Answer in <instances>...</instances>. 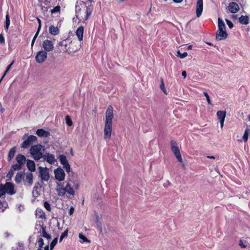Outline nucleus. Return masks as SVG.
Instances as JSON below:
<instances>
[{
    "mask_svg": "<svg viewBox=\"0 0 250 250\" xmlns=\"http://www.w3.org/2000/svg\"><path fill=\"white\" fill-rule=\"evenodd\" d=\"M249 18L248 16L242 15L239 18V22L242 24H248L249 23Z\"/></svg>",
    "mask_w": 250,
    "mask_h": 250,
    "instance_id": "b1692460",
    "label": "nucleus"
},
{
    "mask_svg": "<svg viewBox=\"0 0 250 250\" xmlns=\"http://www.w3.org/2000/svg\"><path fill=\"white\" fill-rule=\"evenodd\" d=\"M42 147L41 145H36L31 146L30 150V154L34 160H39L42 157Z\"/></svg>",
    "mask_w": 250,
    "mask_h": 250,
    "instance_id": "39448f33",
    "label": "nucleus"
},
{
    "mask_svg": "<svg viewBox=\"0 0 250 250\" xmlns=\"http://www.w3.org/2000/svg\"><path fill=\"white\" fill-rule=\"evenodd\" d=\"M61 7L60 6H55L53 9L51 10V13H55L60 11Z\"/></svg>",
    "mask_w": 250,
    "mask_h": 250,
    "instance_id": "79ce46f5",
    "label": "nucleus"
},
{
    "mask_svg": "<svg viewBox=\"0 0 250 250\" xmlns=\"http://www.w3.org/2000/svg\"><path fill=\"white\" fill-rule=\"evenodd\" d=\"M65 192H67L70 195H73L74 194V190L70 185L67 183L66 187L63 188V195Z\"/></svg>",
    "mask_w": 250,
    "mask_h": 250,
    "instance_id": "aec40b11",
    "label": "nucleus"
},
{
    "mask_svg": "<svg viewBox=\"0 0 250 250\" xmlns=\"http://www.w3.org/2000/svg\"><path fill=\"white\" fill-rule=\"evenodd\" d=\"M33 176L32 173H28L26 175L25 182H27L29 185H31L33 184Z\"/></svg>",
    "mask_w": 250,
    "mask_h": 250,
    "instance_id": "bb28decb",
    "label": "nucleus"
},
{
    "mask_svg": "<svg viewBox=\"0 0 250 250\" xmlns=\"http://www.w3.org/2000/svg\"><path fill=\"white\" fill-rule=\"evenodd\" d=\"M228 9L231 13H236L239 10L240 8L236 2H231L229 4Z\"/></svg>",
    "mask_w": 250,
    "mask_h": 250,
    "instance_id": "f8f14e48",
    "label": "nucleus"
},
{
    "mask_svg": "<svg viewBox=\"0 0 250 250\" xmlns=\"http://www.w3.org/2000/svg\"><path fill=\"white\" fill-rule=\"evenodd\" d=\"M6 193L9 195H13L16 193L14 184L11 182H6L4 185Z\"/></svg>",
    "mask_w": 250,
    "mask_h": 250,
    "instance_id": "6e6552de",
    "label": "nucleus"
},
{
    "mask_svg": "<svg viewBox=\"0 0 250 250\" xmlns=\"http://www.w3.org/2000/svg\"><path fill=\"white\" fill-rule=\"evenodd\" d=\"M173 2L175 3H180L183 0H173Z\"/></svg>",
    "mask_w": 250,
    "mask_h": 250,
    "instance_id": "052dcab7",
    "label": "nucleus"
},
{
    "mask_svg": "<svg viewBox=\"0 0 250 250\" xmlns=\"http://www.w3.org/2000/svg\"><path fill=\"white\" fill-rule=\"evenodd\" d=\"M44 159L50 164H54L56 160L53 154L47 153L44 155Z\"/></svg>",
    "mask_w": 250,
    "mask_h": 250,
    "instance_id": "dca6fc26",
    "label": "nucleus"
},
{
    "mask_svg": "<svg viewBox=\"0 0 250 250\" xmlns=\"http://www.w3.org/2000/svg\"><path fill=\"white\" fill-rule=\"evenodd\" d=\"M63 169L65 170L69 175L73 173V172L71 171L70 166L64 155H63Z\"/></svg>",
    "mask_w": 250,
    "mask_h": 250,
    "instance_id": "2eb2a0df",
    "label": "nucleus"
},
{
    "mask_svg": "<svg viewBox=\"0 0 250 250\" xmlns=\"http://www.w3.org/2000/svg\"><path fill=\"white\" fill-rule=\"evenodd\" d=\"M226 115L225 111H218L217 112V116L219 120H225Z\"/></svg>",
    "mask_w": 250,
    "mask_h": 250,
    "instance_id": "cd10ccee",
    "label": "nucleus"
},
{
    "mask_svg": "<svg viewBox=\"0 0 250 250\" xmlns=\"http://www.w3.org/2000/svg\"><path fill=\"white\" fill-rule=\"evenodd\" d=\"M182 75L184 77V78H185L187 76V73L186 71H183L182 72Z\"/></svg>",
    "mask_w": 250,
    "mask_h": 250,
    "instance_id": "6e6d98bb",
    "label": "nucleus"
},
{
    "mask_svg": "<svg viewBox=\"0 0 250 250\" xmlns=\"http://www.w3.org/2000/svg\"><path fill=\"white\" fill-rule=\"evenodd\" d=\"M239 244V246L242 248H245L247 247L246 245L244 244L241 240H240Z\"/></svg>",
    "mask_w": 250,
    "mask_h": 250,
    "instance_id": "8fccbe9b",
    "label": "nucleus"
},
{
    "mask_svg": "<svg viewBox=\"0 0 250 250\" xmlns=\"http://www.w3.org/2000/svg\"><path fill=\"white\" fill-rule=\"evenodd\" d=\"M13 174H14L13 171L12 170H11L8 173L7 176L9 175V177H11L13 175Z\"/></svg>",
    "mask_w": 250,
    "mask_h": 250,
    "instance_id": "5fc2aeb1",
    "label": "nucleus"
},
{
    "mask_svg": "<svg viewBox=\"0 0 250 250\" xmlns=\"http://www.w3.org/2000/svg\"><path fill=\"white\" fill-rule=\"evenodd\" d=\"M40 174L41 179L45 181H48L49 179L50 176L49 174L48 169L47 168H43L40 167Z\"/></svg>",
    "mask_w": 250,
    "mask_h": 250,
    "instance_id": "1a4fd4ad",
    "label": "nucleus"
},
{
    "mask_svg": "<svg viewBox=\"0 0 250 250\" xmlns=\"http://www.w3.org/2000/svg\"><path fill=\"white\" fill-rule=\"evenodd\" d=\"M204 95H205V96L206 97V98L207 99L208 104H211V101L210 100V98H209L208 93L207 92H204Z\"/></svg>",
    "mask_w": 250,
    "mask_h": 250,
    "instance_id": "a18cd8bd",
    "label": "nucleus"
},
{
    "mask_svg": "<svg viewBox=\"0 0 250 250\" xmlns=\"http://www.w3.org/2000/svg\"><path fill=\"white\" fill-rule=\"evenodd\" d=\"M160 89L164 92V93L166 95H167V90L165 87L164 80L162 78L161 79V84H160Z\"/></svg>",
    "mask_w": 250,
    "mask_h": 250,
    "instance_id": "f704fd0d",
    "label": "nucleus"
},
{
    "mask_svg": "<svg viewBox=\"0 0 250 250\" xmlns=\"http://www.w3.org/2000/svg\"><path fill=\"white\" fill-rule=\"evenodd\" d=\"M41 229L42 230V236L44 237V238L48 239H50L51 238L50 235L49 234H48L46 231V227H44L43 226V225L41 226Z\"/></svg>",
    "mask_w": 250,
    "mask_h": 250,
    "instance_id": "c85d7f7f",
    "label": "nucleus"
},
{
    "mask_svg": "<svg viewBox=\"0 0 250 250\" xmlns=\"http://www.w3.org/2000/svg\"><path fill=\"white\" fill-rule=\"evenodd\" d=\"M63 238H62V233L60 235V242H61L62 241Z\"/></svg>",
    "mask_w": 250,
    "mask_h": 250,
    "instance_id": "e2e57ef3",
    "label": "nucleus"
},
{
    "mask_svg": "<svg viewBox=\"0 0 250 250\" xmlns=\"http://www.w3.org/2000/svg\"><path fill=\"white\" fill-rule=\"evenodd\" d=\"M248 137H249V131L248 129H246L245 131V133L242 137V139H239L238 140V141L239 142H242L244 141L245 142H247L248 140Z\"/></svg>",
    "mask_w": 250,
    "mask_h": 250,
    "instance_id": "473e14b6",
    "label": "nucleus"
},
{
    "mask_svg": "<svg viewBox=\"0 0 250 250\" xmlns=\"http://www.w3.org/2000/svg\"><path fill=\"white\" fill-rule=\"evenodd\" d=\"M56 190L59 195H62V184L57 182Z\"/></svg>",
    "mask_w": 250,
    "mask_h": 250,
    "instance_id": "2f4dec72",
    "label": "nucleus"
},
{
    "mask_svg": "<svg viewBox=\"0 0 250 250\" xmlns=\"http://www.w3.org/2000/svg\"><path fill=\"white\" fill-rule=\"evenodd\" d=\"M16 151V147L14 146L11 148L8 154L7 160L10 161L14 157Z\"/></svg>",
    "mask_w": 250,
    "mask_h": 250,
    "instance_id": "4be33fe9",
    "label": "nucleus"
},
{
    "mask_svg": "<svg viewBox=\"0 0 250 250\" xmlns=\"http://www.w3.org/2000/svg\"><path fill=\"white\" fill-rule=\"evenodd\" d=\"M218 30L216 32L215 38L217 41H222L227 38L228 35L226 30V25L224 21L218 18Z\"/></svg>",
    "mask_w": 250,
    "mask_h": 250,
    "instance_id": "20e7f679",
    "label": "nucleus"
},
{
    "mask_svg": "<svg viewBox=\"0 0 250 250\" xmlns=\"http://www.w3.org/2000/svg\"><path fill=\"white\" fill-rule=\"evenodd\" d=\"M74 208L73 207V206H71L70 209H69V215H71L73 214L74 212Z\"/></svg>",
    "mask_w": 250,
    "mask_h": 250,
    "instance_id": "09e8293b",
    "label": "nucleus"
},
{
    "mask_svg": "<svg viewBox=\"0 0 250 250\" xmlns=\"http://www.w3.org/2000/svg\"><path fill=\"white\" fill-rule=\"evenodd\" d=\"M55 179L60 182L62 181V168L58 167L54 170Z\"/></svg>",
    "mask_w": 250,
    "mask_h": 250,
    "instance_id": "ddd939ff",
    "label": "nucleus"
},
{
    "mask_svg": "<svg viewBox=\"0 0 250 250\" xmlns=\"http://www.w3.org/2000/svg\"><path fill=\"white\" fill-rule=\"evenodd\" d=\"M42 46L46 52H49L53 49L54 45L52 41L45 40L42 42Z\"/></svg>",
    "mask_w": 250,
    "mask_h": 250,
    "instance_id": "9b49d317",
    "label": "nucleus"
},
{
    "mask_svg": "<svg viewBox=\"0 0 250 250\" xmlns=\"http://www.w3.org/2000/svg\"><path fill=\"white\" fill-rule=\"evenodd\" d=\"M49 32L51 35L55 36L59 34L60 30L57 27L51 25L49 28Z\"/></svg>",
    "mask_w": 250,
    "mask_h": 250,
    "instance_id": "412c9836",
    "label": "nucleus"
},
{
    "mask_svg": "<svg viewBox=\"0 0 250 250\" xmlns=\"http://www.w3.org/2000/svg\"><path fill=\"white\" fill-rule=\"evenodd\" d=\"M73 37V34L71 33L66 39L63 40V50L69 54H74L81 47V42Z\"/></svg>",
    "mask_w": 250,
    "mask_h": 250,
    "instance_id": "f03ea898",
    "label": "nucleus"
},
{
    "mask_svg": "<svg viewBox=\"0 0 250 250\" xmlns=\"http://www.w3.org/2000/svg\"><path fill=\"white\" fill-rule=\"evenodd\" d=\"M22 139L24 141L22 143L21 145V147L23 148H28L33 142H35L37 141V138L34 135L28 136V134H25L22 137Z\"/></svg>",
    "mask_w": 250,
    "mask_h": 250,
    "instance_id": "423d86ee",
    "label": "nucleus"
},
{
    "mask_svg": "<svg viewBox=\"0 0 250 250\" xmlns=\"http://www.w3.org/2000/svg\"><path fill=\"white\" fill-rule=\"evenodd\" d=\"M24 177V174L22 172H18L15 176V180L16 183L20 184Z\"/></svg>",
    "mask_w": 250,
    "mask_h": 250,
    "instance_id": "a878e982",
    "label": "nucleus"
},
{
    "mask_svg": "<svg viewBox=\"0 0 250 250\" xmlns=\"http://www.w3.org/2000/svg\"><path fill=\"white\" fill-rule=\"evenodd\" d=\"M36 133L39 137H47L50 135L49 132L45 131L43 129H37Z\"/></svg>",
    "mask_w": 250,
    "mask_h": 250,
    "instance_id": "a211bd4d",
    "label": "nucleus"
},
{
    "mask_svg": "<svg viewBox=\"0 0 250 250\" xmlns=\"http://www.w3.org/2000/svg\"><path fill=\"white\" fill-rule=\"evenodd\" d=\"M47 52L44 51H39L35 57L36 61L38 63L43 62L47 58Z\"/></svg>",
    "mask_w": 250,
    "mask_h": 250,
    "instance_id": "0eeeda50",
    "label": "nucleus"
},
{
    "mask_svg": "<svg viewBox=\"0 0 250 250\" xmlns=\"http://www.w3.org/2000/svg\"><path fill=\"white\" fill-rule=\"evenodd\" d=\"M66 124L68 126H71L73 125L72 121L69 115H67L65 117Z\"/></svg>",
    "mask_w": 250,
    "mask_h": 250,
    "instance_id": "72a5a7b5",
    "label": "nucleus"
},
{
    "mask_svg": "<svg viewBox=\"0 0 250 250\" xmlns=\"http://www.w3.org/2000/svg\"><path fill=\"white\" fill-rule=\"evenodd\" d=\"M203 0H197L196 2V13L197 18L200 17L203 12Z\"/></svg>",
    "mask_w": 250,
    "mask_h": 250,
    "instance_id": "9d476101",
    "label": "nucleus"
},
{
    "mask_svg": "<svg viewBox=\"0 0 250 250\" xmlns=\"http://www.w3.org/2000/svg\"><path fill=\"white\" fill-rule=\"evenodd\" d=\"M170 145L171 146V150L173 153H175L180 151V150L177 146V144L175 141L171 140L170 141Z\"/></svg>",
    "mask_w": 250,
    "mask_h": 250,
    "instance_id": "393cba45",
    "label": "nucleus"
},
{
    "mask_svg": "<svg viewBox=\"0 0 250 250\" xmlns=\"http://www.w3.org/2000/svg\"><path fill=\"white\" fill-rule=\"evenodd\" d=\"M21 164H20L19 163H18V164H16L15 165H13L12 166V168L14 170H20L21 169Z\"/></svg>",
    "mask_w": 250,
    "mask_h": 250,
    "instance_id": "e433bc0d",
    "label": "nucleus"
},
{
    "mask_svg": "<svg viewBox=\"0 0 250 250\" xmlns=\"http://www.w3.org/2000/svg\"><path fill=\"white\" fill-rule=\"evenodd\" d=\"M68 234V229L63 231V238L67 236Z\"/></svg>",
    "mask_w": 250,
    "mask_h": 250,
    "instance_id": "864d4df0",
    "label": "nucleus"
},
{
    "mask_svg": "<svg viewBox=\"0 0 250 250\" xmlns=\"http://www.w3.org/2000/svg\"><path fill=\"white\" fill-rule=\"evenodd\" d=\"M44 250H49V246H46L45 247H44Z\"/></svg>",
    "mask_w": 250,
    "mask_h": 250,
    "instance_id": "0e129e2a",
    "label": "nucleus"
},
{
    "mask_svg": "<svg viewBox=\"0 0 250 250\" xmlns=\"http://www.w3.org/2000/svg\"><path fill=\"white\" fill-rule=\"evenodd\" d=\"M79 237L82 240L81 241V242L82 243H83L85 242L89 243L90 242V241L89 239H88L85 236H84L82 233H79Z\"/></svg>",
    "mask_w": 250,
    "mask_h": 250,
    "instance_id": "7c9ffc66",
    "label": "nucleus"
},
{
    "mask_svg": "<svg viewBox=\"0 0 250 250\" xmlns=\"http://www.w3.org/2000/svg\"><path fill=\"white\" fill-rule=\"evenodd\" d=\"M207 157L208 158H210V159H215V157L213 156H208Z\"/></svg>",
    "mask_w": 250,
    "mask_h": 250,
    "instance_id": "774afa93",
    "label": "nucleus"
},
{
    "mask_svg": "<svg viewBox=\"0 0 250 250\" xmlns=\"http://www.w3.org/2000/svg\"><path fill=\"white\" fill-rule=\"evenodd\" d=\"M224 121L225 120H220V126L221 128L223 126Z\"/></svg>",
    "mask_w": 250,
    "mask_h": 250,
    "instance_id": "4d7b16f0",
    "label": "nucleus"
},
{
    "mask_svg": "<svg viewBox=\"0 0 250 250\" xmlns=\"http://www.w3.org/2000/svg\"><path fill=\"white\" fill-rule=\"evenodd\" d=\"M5 43V39L2 34H0V43L3 44Z\"/></svg>",
    "mask_w": 250,
    "mask_h": 250,
    "instance_id": "de8ad7c7",
    "label": "nucleus"
},
{
    "mask_svg": "<svg viewBox=\"0 0 250 250\" xmlns=\"http://www.w3.org/2000/svg\"><path fill=\"white\" fill-rule=\"evenodd\" d=\"M38 242L40 247L39 248L42 247L43 245H44L43 239L42 238H40L38 239Z\"/></svg>",
    "mask_w": 250,
    "mask_h": 250,
    "instance_id": "49530a36",
    "label": "nucleus"
},
{
    "mask_svg": "<svg viewBox=\"0 0 250 250\" xmlns=\"http://www.w3.org/2000/svg\"><path fill=\"white\" fill-rule=\"evenodd\" d=\"M188 56V53L186 52L181 54L179 51H177V56L181 59H183Z\"/></svg>",
    "mask_w": 250,
    "mask_h": 250,
    "instance_id": "58836bf2",
    "label": "nucleus"
},
{
    "mask_svg": "<svg viewBox=\"0 0 250 250\" xmlns=\"http://www.w3.org/2000/svg\"><path fill=\"white\" fill-rule=\"evenodd\" d=\"M58 45H59V46H62V42H60L58 43Z\"/></svg>",
    "mask_w": 250,
    "mask_h": 250,
    "instance_id": "338daca9",
    "label": "nucleus"
},
{
    "mask_svg": "<svg viewBox=\"0 0 250 250\" xmlns=\"http://www.w3.org/2000/svg\"><path fill=\"white\" fill-rule=\"evenodd\" d=\"M59 159L61 164L62 165V155H60L59 156Z\"/></svg>",
    "mask_w": 250,
    "mask_h": 250,
    "instance_id": "603ef678",
    "label": "nucleus"
},
{
    "mask_svg": "<svg viewBox=\"0 0 250 250\" xmlns=\"http://www.w3.org/2000/svg\"><path fill=\"white\" fill-rule=\"evenodd\" d=\"M6 193L4 186L2 185L0 186V197L2 196Z\"/></svg>",
    "mask_w": 250,
    "mask_h": 250,
    "instance_id": "a19ab883",
    "label": "nucleus"
},
{
    "mask_svg": "<svg viewBox=\"0 0 250 250\" xmlns=\"http://www.w3.org/2000/svg\"><path fill=\"white\" fill-rule=\"evenodd\" d=\"M40 31V30H39V29H38V30H37L36 33L35 34V36H34V37L33 38H35V39H36V38H37V37H38V36L39 35Z\"/></svg>",
    "mask_w": 250,
    "mask_h": 250,
    "instance_id": "13d9d810",
    "label": "nucleus"
},
{
    "mask_svg": "<svg viewBox=\"0 0 250 250\" xmlns=\"http://www.w3.org/2000/svg\"><path fill=\"white\" fill-rule=\"evenodd\" d=\"M26 166L29 171L31 172L35 171L36 165L33 161L28 160L27 161Z\"/></svg>",
    "mask_w": 250,
    "mask_h": 250,
    "instance_id": "6ab92c4d",
    "label": "nucleus"
},
{
    "mask_svg": "<svg viewBox=\"0 0 250 250\" xmlns=\"http://www.w3.org/2000/svg\"><path fill=\"white\" fill-rule=\"evenodd\" d=\"M174 155L175 156L176 158H177V160L180 162V163H182L183 161L181 154L180 151L178 152H176L175 153H174Z\"/></svg>",
    "mask_w": 250,
    "mask_h": 250,
    "instance_id": "ea45409f",
    "label": "nucleus"
},
{
    "mask_svg": "<svg viewBox=\"0 0 250 250\" xmlns=\"http://www.w3.org/2000/svg\"><path fill=\"white\" fill-rule=\"evenodd\" d=\"M192 45H189L188 46V48H187V49L188 50H191L192 49Z\"/></svg>",
    "mask_w": 250,
    "mask_h": 250,
    "instance_id": "680f3d73",
    "label": "nucleus"
},
{
    "mask_svg": "<svg viewBox=\"0 0 250 250\" xmlns=\"http://www.w3.org/2000/svg\"><path fill=\"white\" fill-rule=\"evenodd\" d=\"M70 153H71V155L72 156H73L74 155V153H73V149L72 148H71V150H70Z\"/></svg>",
    "mask_w": 250,
    "mask_h": 250,
    "instance_id": "69168bd1",
    "label": "nucleus"
},
{
    "mask_svg": "<svg viewBox=\"0 0 250 250\" xmlns=\"http://www.w3.org/2000/svg\"><path fill=\"white\" fill-rule=\"evenodd\" d=\"M84 28L83 26H79L76 30L75 33L78 37L79 42H81L83 40Z\"/></svg>",
    "mask_w": 250,
    "mask_h": 250,
    "instance_id": "4468645a",
    "label": "nucleus"
},
{
    "mask_svg": "<svg viewBox=\"0 0 250 250\" xmlns=\"http://www.w3.org/2000/svg\"><path fill=\"white\" fill-rule=\"evenodd\" d=\"M58 242V239L57 238L54 239L50 244V249L52 250L54 246L56 245Z\"/></svg>",
    "mask_w": 250,
    "mask_h": 250,
    "instance_id": "37998d69",
    "label": "nucleus"
},
{
    "mask_svg": "<svg viewBox=\"0 0 250 250\" xmlns=\"http://www.w3.org/2000/svg\"><path fill=\"white\" fill-rule=\"evenodd\" d=\"M35 40H36L35 38H33V39H32V42H31V47H33Z\"/></svg>",
    "mask_w": 250,
    "mask_h": 250,
    "instance_id": "bf43d9fd",
    "label": "nucleus"
},
{
    "mask_svg": "<svg viewBox=\"0 0 250 250\" xmlns=\"http://www.w3.org/2000/svg\"><path fill=\"white\" fill-rule=\"evenodd\" d=\"M10 23V17L8 14H7L5 16V22L4 25V28L6 31H8L9 25Z\"/></svg>",
    "mask_w": 250,
    "mask_h": 250,
    "instance_id": "c756f323",
    "label": "nucleus"
},
{
    "mask_svg": "<svg viewBox=\"0 0 250 250\" xmlns=\"http://www.w3.org/2000/svg\"><path fill=\"white\" fill-rule=\"evenodd\" d=\"M113 118V109L109 105L105 113V122L104 127V139H109L111 136L112 120Z\"/></svg>",
    "mask_w": 250,
    "mask_h": 250,
    "instance_id": "7ed1b4c3",
    "label": "nucleus"
},
{
    "mask_svg": "<svg viewBox=\"0 0 250 250\" xmlns=\"http://www.w3.org/2000/svg\"><path fill=\"white\" fill-rule=\"evenodd\" d=\"M37 20H38V22L39 23V26H38V29H39V30H40L41 28V21L40 19H37Z\"/></svg>",
    "mask_w": 250,
    "mask_h": 250,
    "instance_id": "3c124183",
    "label": "nucleus"
},
{
    "mask_svg": "<svg viewBox=\"0 0 250 250\" xmlns=\"http://www.w3.org/2000/svg\"><path fill=\"white\" fill-rule=\"evenodd\" d=\"M14 63V61H13L10 64H9L8 65V66L6 68V70L5 71V72L3 74V75L2 76V78H1V79L0 80V83L1 82V81H2V79L4 78V77L5 76V75L6 74V73L9 71V70L11 69L13 64Z\"/></svg>",
    "mask_w": 250,
    "mask_h": 250,
    "instance_id": "c9c22d12",
    "label": "nucleus"
},
{
    "mask_svg": "<svg viewBox=\"0 0 250 250\" xmlns=\"http://www.w3.org/2000/svg\"><path fill=\"white\" fill-rule=\"evenodd\" d=\"M36 216L37 217L45 220L46 219V215L44 212L41 208H38L36 210Z\"/></svg>",
    "mask_w": 250,
    "mask_h": 250,
    "instance_id": "f3484780",
    "label": "nucleus"
},
{
    "mask_svg": "<svg viewBox=\"0 0 250 250\" xmlns=\"http://www.w3.org/2000/svg\"><path fill=\"white\" fill-rule=\"evenodd\" d=\"M226 21L227 24L228 25V26L229 27V28L230 29L232 28L233 27V24L231 22V21H230V20H229L228 19H226Z\"/></svg>",
    "mask_w": 250,
    "mask_h": 250,
    "instance_id": "c03bdc74",
    "label": "nucleus"
},
{
    "mask_svg": "<svg viewBox=\"0 0 250 250\" xmlns=\"http://www.w3.org/2000/svg\"><path fill=\"white\" fill-rule=\"evenodd\" d=\"M44 207L47 210L49 211H50L51 210V205L47 201H45L44 202Z\"/></svg>",
    "mask_w": 250,
    "mask_h": 250,
    "instance_id": "4c0bfd02",
    "label": "nucleus"
},
{
    "mask_svg": "<svg viewBox=\"0 0 250 250\" xmlns=\"http://www.w3.org/2000/svg\"><path fill=\"white\" fill-rule=\"evenodd\" d=\"M93 10L92 6H86L84 2L77 1L75 6L76 17L79 22L83 21V22H84L90 17Z\"/></svg>",
    "mask_w": 250,
    "mask_h": 250,
    "instance_id": "f257e3e1",
    "label": "nucleus"
},
{
    "mask_svg": "<svg viewBox=\"0 0 250 250\" xmlns=\"http://www.w3.org/2000/svg\"><path fill=\"white\" fill-rule=\"evenodd\" d=\"M16 161L18 163L22 165L25 164L26 160L25 157L24 155L19 154L16 156Z\"/></svg>",
    "mask_w": 250,
    "mask_h": 250,
    "instance_id": "5701e85b",
    "label": "nucleus"
}]
</instances>
